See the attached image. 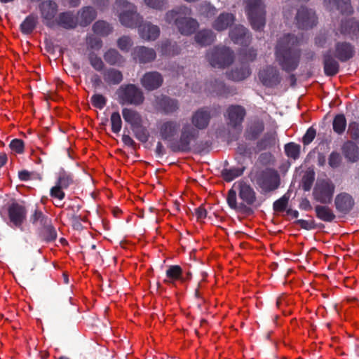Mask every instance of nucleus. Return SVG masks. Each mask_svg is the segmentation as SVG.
I'll use <instances>...</instances> for the list:
<instances>
[{
    "mask_svg": "<svg viewBox=\"0 0 359 359\" xmlns=\"http://www.w3.org/2000/svg\"><path fill=\"white\" fill-rule=\"evenodd\" d=\"M135 137L141 142L145 143L149 140V133L146 127L142 125V123L131 128Z\"/></svg>",
    "mask_w": 359,
    "mask_h": 359,
    "instance_id": "obj_46",
    "label": "nucleus"
},
{
    "mask_svg": "<svg viewBox=\"0 0 359 359\" xmlns=\"http://www.w3.org/2000/svg\"><path fill=\"white\" fill-rule=\"evenodd\" d=\"M88 46L92 49L99 50L102 46V41L97 37H90L87 39Z\"/></svg>",
    "mask_w": 359,
    "mask_h": 359,
    "instance_id": "obj_64",
    "label": "nucleus"
},
{
    "mask_svg": "<svg viewBox=\"0 0 359 359\" xmlns=\"http://www.w3.org/2000/svg\"><path fill=\"white\" fill-rule=\"evenodd\" d=\"M9 147L13 151L21 154L25 150V143L22 140L15 138L11 141Z\"/></svg>",
    "mask_w": 359,
    "mask_h": 359,
    "instance_id": "obj_54",
    "label": "nucleus"
},
{
    "mask_svg": "<svg viewBox=\"0 0 359 359\" xmlns=\"http://www.w3.org/2000/svg\"><path fill=\"white\" fill-rule=\"evenodd\" d=\"M353 205L352 197L347 194H338L335 198L336 208L341 212L349 211Z\"/></svg>",
    "mask_w": 359,
    "mask_h": 359,
    "instance_id": "obj_30",
    "label": "nucleus"
},
{
    "mask_svg": "<svg viewBox=\"0 0 359 359\" xmlns=\"http://www.w3.org/2000/svg\"><path fill=\"white\" fill-rule=\"evenodd\" d=\"M200 11L206 18H211L216 14V8L210 4L201 5Z\"/></svg>",
    "mask_w": 359,
    "mask_h": 359,
    "instance_id": "obj_59",
    "label": "nucleus"
},
{
    "mask_svg": "<svg viewBox=\"0 0 359 359\" xmlns=\"http://www.w3.org/2000/svg\"><path fill=\"white\" fill-rule=\"evenodd\" d=\"M353 53V47L348 43L338 42L335 46L334 55L342 62L349 60Z\"/></svg>",
    "mask_w": 359,
    "mask_h": 359,
    "instance_id": "obj_26",
    "label": "nucleus"
},
{
    "mask_svg": "<svg viewBox=\"0 0 359 359\" xmlns=\"http://www.w3.org/2000/svg\"><path fill=\"white\" fill-rule=\"evenodd\" d=\"M88 60L95 70L102 72L105 69L104 62L95 53L90 52L88 54Z\"/></svg>",
    "mask_w": 359,
    "mask_h": 359,
    "instance_id": "obj_48",
    "label": "nucleus"
},
{
    "mask_svg": "<svg viewBox=\"0 0 359 359\" xmlns=\"http://www.w3.org/2000/svg\"><path fill=\"white\" fill-rule=\"evenodd\" d=\"M122 115L125 121L129 123L131 128L142 123L140 114L132 109L123 108L122 109Z\"/></svg>",
    "mask_w": 359,
    "mask_h": 359,
    "instance_id": "obj_35",
    "label": "nucleus"
},
{
    "mask_svg": "<svg viewBox=\"0 0 359 359\" xmlns=\"http://www.w3.org/2000/svg\"><path fill=\"white\" fill-rule=\"evenodd\" d=\"M348 132L350 133L351 136L359 143V124L355 122L351 123L348 126Z\"/></svg>",
    "mask_w": 359,
    "mask_h": 359,
    "instance_id": "obj_62",
    "label": "nucleus"
},
{
    "mask_svg": "<svg viewBox=\"0 0 359 359\" xmlns=\"http://www.w3.org/2000/svg\"><path fill=\"white\" fill-rule=\"evenodd\" d=\"M241 55L244 60L252 62L256 59L257 53L256 49L250 48L242 50Z\"/></svg>",
    "mask_w": 359,
    "mask_h": 359,
    "instance_id": "obj_58",
    "label": "nucleus"
},
{
    "mask_svg": "<svg viewBox=\"0 0 359 359\" xmlns=\"http://www.w3.org/2000/svg\"><path fill=\"white\" fill-rule=\"evenodd\" d=\"M289 196L287 194H284L279 199L273 202V208L275 212H281L287 210V206L289 201Z\"/></svg>",
    "mask_w": 359,
    "mask_h": 359,
    "instance_id": "obj_51",
    "label": "nucleus"
},
{
    "mask_svg": "<svg viewBox=\"0 0 359 359\" xmlns=\"http://www.w3.org/2000/svg\"><path fill=\"white\" fill-rule=\"evenodd\" d=\"M324 69L327 75H335L339 71V64L330 55H326L324 60Z\"/></svg>",
    "mask_w": 359,
    "mask_h": 359,
    "instance_id": "obj_45",
    "label": "nucleus"
},
{
    "mask_svg": "<svg viewBox=\"0 0 359 359\" xmlns=\"http://www.w3.org/2000/svg\"><path fill=\"white\" fill-rule=\"evenodd\" d=\"M36 234L41 242L46 243L55 241L57 237V231L53 225L52 221L43 226L37 227Z\"/></svg>",
    "mask_w": 359,
    "mask_h": 359,
    "instance_id": "obj_22",
    "label": "nucleus"
},
{
    "mask_svg": "<svg viewBox=\"0 0 359 359\" xmlns=\"http://www.w3.org/2000/svg\"><path fill=\"white\" fill-rule=\"evenodd\" d=\"M336 6L337 9L343 13L350 14L353 11L350 0H336Z\"/></svg>",
    "mask_w": 359,
    "mask_h": 359,
    "instance_id": "obj_55",
    "label": "nucleus"
},
{
    "mask_svg": "<svg viewBox=\"0 0 359 359\" xmlns=\"http://www.w3.org/2000/svg\"><path fill=\"white\" fill-rule=\"evenodd\" d=\"M273 159V156L270 152H264L259 154L258 157V162L262 165H270Z\"/></svg>",
    "mask_w": 359,
    "mask_h": 359,
    "instance_id": "obj_60",
    "label": "nucleus"
},
{
    "mask_svg": "<svg viewBox=\"0 0 359 359\" xmlns=\"http://www.w3.org/2000/svg\"><path fill=\"white\" fill-rule=\"evenodd\" d=\"M295 19L299 29H307L313 27L314 20L311 12L304 6L298 9Z\"/></svg>",
    "mask_w": 359,
    "mask_h": 359,
    "instance_id": "obj_25",
    "label": "nucleus"
},
{
    "mask_svg": "<svg viewBox=\"0 0 359 359\" xmlns=\"http://www.w3.org/2000/svg\"><path fill=\"white\" fill-rule=\"evenodd\" d=\"M346 126V121L345 116L343 114L337 115L333 121V129L334 130L341 134L343 133Z\"/></svg>",
    "mask_w": 359,
    "mask_h": 359,
    "instance_id": "obj_50",
    "label": "nucleus"
},
{
    "mask_svg": "<svg viewBox=\"0 0 359 359\" xmlns=\"http://www.w3.org/2000/svg\"><path fill=\"white\" fill-rule=\"evenodd\" d=\"M138 32L142 39L154 41L159 36L160 29L157 25H152L151 22H145L139 25Z\"/></svg>",
    "mask_w": 359,
    "mask_h": 359,
    "instance_id": "obj_24",
    "label": "nucleus"
},
{
    "mask_svg": "<svg viewBox=\"0 0 359 359\" xmlns=\"http://www.w3.org/2000/svg\"><path fill=\"white\" fill-rule=\"evenodd\" d=\"M39 9L44 25L50 29H54L55 15L58 11L57 4L53 0H46L39 5Z\"/></svg>",
    "mask_w": 359,
    "mask_h": 359,
    "instance_id": "obj_12",
    "label": "nucleus"
},
{
    "mask_svg": "<svg viewBox=\"0 0 359 359\" xmlns=\"http://www.w3.org/2000/svg\"><path fill=\"white\" fill-rule=\"evenodd\" d=\"M300 39L292 34L280 37L275 47L276 61L286 72L294 71L299 66L301 57Z\"/></svg>",
    "mask_w": 359,
    "mask_h": 359,
    "instance_id": "obj_2",
    "label": "nucleus"
},
{
    "mask_svg": "<svg viewBox=\"0 0 359 359\" xmlns=\"http://www.w3.org/2000/svg\"><path fill=\"white\" fill-rule=\"evenodd\" d=\"M93 30L97 35L106 36L112 32V27L108 22L98 20L93 25Z\"/></svg>",
    "mask_w": 359,
    "mask_h": 359,
    "instance_id": "obj_44",
    "label": "nucleus"
},
{
    "mask_svg": "<svg viewBox=\"0 0 359 359\" xmlns=\"http://www.w3.org/2000/svg\"><path fill=\"white\" fill-rule=\"evenodd\" d=\"M110 121L111 124V131L114 133L118 134L122 127V120L118 111H114L111 114Z\"/></svg>",
    "mask_w": 359,
    "mask_h": 359,
    "instance_id": "obj_49",
    "label": "nucleus"
},
{
    "mask_svg": "<svg viewBox=\"0 0 359 359\" xmlns=\"http://www.w3.org/2000/svg\"><path fill=\"white\" fill-rule=\"evenodd\" d=\"M237 184L238 197L241 202H237L236 191L232 187L227 193V204L231 209L237 212L246 214L252 213V210L250 206L254 205L257 201V193L250 184L243 180L238 181Z\"/></svg>",
    "mask_w": 359,
    "mask_h": 359,
    "instance_id": "obj_3",
    "label": "nucleus"
},
{
    "mask_svg": "<svg viewBox=\"0 0 359 359\" xmlns=\"http://www.w3.org/2000/svg\"><path fill=\"white\" fill-rule=\"evenodd\" d=\"M146 5L151 8L161 11L165 8L166 0H144Z\"/></svg>",
    "mask_w": 359,
    "mask_h": 359,
    "instance_id": "obj_57",
    "label": "nucleus"
},
{
    "mask_svg": "<svg viewBox=\"0 0 359 359\" xmlns=\"http://www.w3.org/2000/svg\"><path fill=\"white\" fill-rule=\"evenodd\" d=\"M207 59L213 67L225 68L234 60L233 50L225 46H215L207 53Z\"/></svg>",
    "mask_w": 359,
    "mask_h": 359,
    "instance_id": "obj_9",
    "label": "nucleus"
},
{
    "mask_svg": "<svg viewBox=\"0 0 359 359\" xmlns=\"http://www.w3.org/2000/svg\"><path fill=\"white\" fill-rule=\"evenodd\" d=\"M191 15V8L180 6L168 11L165 15V20L168 24L174 25L181 34L189 36L194 34L199 27L198 21Z\"/></svg>",
    "mask_w": 359,
    "mask_h": 359,
    "instance_id": "obj_4",
    "label": "nucleus"
},
{
    "mask_svg": "<svg viewBox=\"0 0 359 359\" xmlns=\"http://www.w3.org/2000/svg\"><path fill=\"white\" fill-rule=\"evenodd\" d=\"M81 215L74 214L70 217V221L74 229L77 231H81L83 229V227L81 222Z\"/></svg>",
    "mask_w": 359,
    "mask_h": 359,
    "instance_id": "obj_63",
    "label": "nucleus"
},
{
    "mask_svg": "<svg viewBox=\"0 0 359 359\" xmlns=\"http://www.w3.org/2000/svg\"><path fill=\"white\" fill-rule=\"evenodd\" d=\"M314 182V169L309 168L302 180V187L305 191L311 190Z\"/></svg>",
    "mask_w": 359,
    "mask_h": 359,
    "instance_id": "obj_47",
    "label": "nucleus"
},
{
    "mask_svg": "<svg viewBox=\"0 0 359 359\" xmlns=\"http://www.w3.org/2000/svg\"><path fill=\"white\" fill-rule=\"evenodd\" d=\"M229 37L237 44L247 46L251 40V35L248 29L243 25H238L231 29Z\"/></svg>",
    "mask_w": 359,
    "mask_h": 359,
    "instance_id": "obj_19",
    "label": "nucleus"
},
{
    "mask_svg": "<svg viewBox=\"0 0 359 359\" xmlns=\"http://www.w3.org/2000/svg\"><path fill=\"white\" fill-rule=\"evenodd\" d=\"M26 208L17 203H12L8 208V215L10 222L15 227L20 228L27 217Z\"/></svg>",
    "mask_w": 359,
    "mask_h": 359,
    "instance_id": "obj_14",
    "label": "nucleus"
},
{
    "mask_svg": "<svg viewBox=\"0 0 359 359\" xmlns=\"http://www.w3.org/2000/svg\"><path fill=\"white\" fill-rule=\"evenodd\" d=\"M101 74L104 81L109 86H118L123 80L122 72L114 67L105 68Z\"/></svg>",
    "mask_w": 359,
    "mask_h": 359,
    "instance_id": "obj_23",
    "label": "nucleus"
},
{
    "mask_svg": "<svg viewBox=\"0 0 359 359\" xmlns=\"http://www.w3.org/2000/svg\"><path fill=\"white\" fill-rule=\"evenodd\" d=\"M133 45L130 37L123 36L117 41L118 47L123 51L128 52Z\"/></svg>",
    "mask_w": 359,
    "mask_h": 359,
    "instance_id": "obj_56",
    "label": "nucleus"
},
{
    "mask_svg": "<svg viewBox=\"0 0 359 359\" xmlns=\"http://www.w3.org/2000/svg\"><path fill=\"white\" fill-rule=\"evenodd\" d=\"M195 41L197 43L203 46H206L212 43L215 39L214 32L210 29H203L199 31L195 35Z\"/></svg>",
    "mask_w": 359,
    "mask_h": 359,
    "instance_id": "obj_34",
    "label": "nucleus"
},
{
    "mask_svg": "<svg viewBox=\"0 0 359 359\" xmlns=\"http://www.w3.org/2000/svg\"><path fill=\"white\" fill-rule=\"evenodd\" d=\"M316 215L325 222H331L335 217L332 210L327 205H316Z\"/></svg>",
    "mask_w": 359,
    "mask_h": 359,
    "instance_id": "obj_43",
    "label": "nucleus"
},
{
    "mask_svg": "<svg viewBox=\"0 0 359 359\" xmlns=\"http://www.w3.org/2000/svg\"><path fill=\"white\" fill-rule=\"evenodd\" d=\"M341 32L344 34L356 36L359 34V22L352 19L342 22L341 26Z\"/></svg>",
    "mask_w": 359,
    "mask_h": 359,
    "instance_id": "obj_40",
    "label": "nucleus"
},
{
    "mask_svg": "<svg viewBox=\"0 0 359 359\" xmlns=\"http://www.w3.org/2000/svg\"><path fill=\"white\" fill-rule=\"evenodd\" d=\"M107 101V98L101 94H94L90 98L93 106L99 109H102L105 107Z\"/></svg>",
    "mask_w": 359,
    "mask_h": 359,
    "instance_id": "obj_53",
    "label": "nucleus"
},
{
    "mask_svg": "<svg viewBox=\"0 0 359 359\" xmlns=\"http://www.w3.org/2000/svg\"><path fill=\"white\" fill-rule=\"evenodd\" d=\"M264 130V124L262 121L252 122L245 132L246 140L254 141L257 140Z\"/></svg>",
    "mask_w": 359,
    "mask_h": 359,
    "instance_id": "obj_29",
    "label": "nucleus"
},
{
    "mask_svg": "<svg viewBox=\"0 0 359 359\" xmlns=\"http://www.w3.org/2000/svg\"><path fill=\"white\" fill-rule=\"evenodd\" d=\"M78 24L81 27H86L95 19L97 13L93 7L86 6L78 13Z\"/></svg>",
    "mask_w": 359,
    "mask_h": 359,
    "instance_id": "obj_27",
    "label": "nucleus"
},
{
    "mask_svg": "<svg viewBox=\"0 0 359 359\" xmlns=\"http://www.w3.org/2000/svg\"><path fill=\"white\" fill-rule=\"evenodd\" d=\"M118 103L121 105L139 106L144 102V96L140 88L135 84L121 85L116 90Z\"/></svg>",
    "mask_w": 359,
    "mask_h": 359,
    "instance_id": "obj_7",
    "label": "nucleus"
},
{
    "mask_svg": "<svg viewBox=\"0 0 359 359\" xmlns=\"http://www.w3.org/2000/svg\"><path fill=\"white\" fill-rule=\"evenodd\" d=\"M55 27L58 26L65 29H75L78 25V19L72 11H65L59 13L54 22Z\"/></svg>",
    "mask_w": 359,
    "mask_h": 359,
    "instance_id": "obj_20",
    "label": "nucleus"
},
{
    "mask_svg": "<svg viewBox=\"0 0 359 359\" xmlns=\"http://www.w3.org/2000/svg\"><path fill=\"white\" fill-rule=\"evenodd\" d=\"M251 182L263 194L273 192L280 184V175L277 170L271 168L252 170L249 174Z\"/></svg>",
    "mask_w": 359,
    "mask_h": 359,
    "instance_id": "obj_5",
    "label": "nucleus"
},
{
    "mask_svg": "<svg viewBox=\"0 0 359 359\" xmlns=\"http://www.w3.org/2000/svg\"><path fill=\"white\" fill-rule=\"evenodd\" d=\"M343 152L347 159L355 162L359 158V151L357 146L352 142H348L343 147Z\"/></svg>",
    "mask_w": 359,
    "mask_h": 359,
    "instance_id": "obj_38",
    "label": "nucleus"
},
{
    "mask_svg": "<svg viewBox=\"0 0 359 359\" xmlns=\"http://www.w3.org/2000/svg\"><path fill=\"white\" fill-rule=\"evenodd\" d=\"M161 139L168 142V147L173 153L187 154L191 151V142L198 137L199 133L189 123L182 125L174 119L162 120L157 123Z\"/></svg>",
    "mask_w": 359,
    "mask_h": 359,
    "instance_id": "obj_1",
    "label": "nucleus"
},
{
    "mask_svg": "<svg viewBox=\"0 0 359 359\" xmlns=\"http://www.w3.org/2000/svg\"><path fill=\"white\" fill-rule=\"evenodd\" d=\"M314 140V126H311L302 137V142L304 147L312 142Z\"/></svg>",
    "mask_w": 359,
    "mask_h": 359,
    "instance_id": "obj_61",
    "label": "nucleus"
},
{
    "mask_svg": "<svg viewBox=\"0 0 359 359\" xmlns=\"http://www.w3.org/2000/svg\"><path fill=\"white\" fill-rule=\"evenodd\" d=\"M245 170V167H233L231 168H224L222 171V176L226 182H231L236 177L241 176L244 170Z\"/></svg>",
    "mask_w": 359,
    "mask_h": 359,
    "instance_id": "obj_39",
    "label": "nucleus"
},
{
    "mask_svg": "<svg viewBox=\"0 0 359 359\" xmlns=\"http://www.w3.org/2000/svg\"><path fill=\"white\" fill-rule=\"evenodd\" d=\"M284 151L289 158L296 161L300 156L301 146L295 142H291L285 144Z\"/></svg>",
    "mask_w": 359,
    "mask_h": 359,
    "instance_id": "obj_42",
    "label": "nucleus"
},
{
    "mask_svg": "<svg viewBox=\"0 0 359 359\" xmlns=\"http://www.w3.org/2000/svg\"><path fill=\"white\" fill-rule=\"evenodd\" d=\"M251 74V70L248 65H243L240 67L233 69L229 73V78L236 81L245 79Z\"/></svg>",
    "mask_w": 359,
    "mask_h": 359,
    "instance_id": "obj_33",
    "label": "nucleus"
},
{
    "mask_svg": "<svg viewBox=\"0 0 359 359\" xmlns=\"http://www.w3.org/2000/svg\"><path fill=\"white\" fill-rule=\"evenodd\" d=\"M235 17L229 13H221L212 24V27L217 31L226 29L234 22Z\"/></svg>",
    "mask_w": 359,
    "mask_h": 359,
    "instance_id": "obj_28",
    "label": "nucleus"
},
{
    "mask_svg": "<svg viewBox=\"0 0 359 359\" xmlns=\"http://www.w3.org/2000/svg\"><path fill=\"white\" fill-rule=\"evenodd\" d=\"M37 24V17L30 14L20 24V29L22 34H30L36 28Z\"/></svg>",
    "mask_w": 359,
    "mask_h": 359,
    "instance_id": "obj_36",
    "label": "nucleus"
},
{
    "mask_svg": "<svg viewBox=\"0 0 359 359\" xmlns=\"http://www.w3.org/2000/svg\"><path fill=\"white\" fill-rule=\"evenodd\" d=\"M246 115L245 108L238 104H231L226 109V116L228 125L233 128L240 126L243 123Z\"/></svg>",
    "mask_w": 359,
    "mask_h": 359,
    "instance_id": "obj_15",
    "label": "nucleus"
},
{
    "mask_svg": "<svg viewBox=\"0 0 359 359\" xmlns=\"http://www.w3.org/2000/svg\"><path fill=\"white\" fill-rule=\"evenodd\" d=\"M52 221L50 217L43 214L41 210L36 209L30 217L31 223L36 228L43 226Z\"/></svg>",
    "mask_w": 359,
    "mask_h": 359,
    "instance_id": "obj_41",
    "label": "nucleus"
},
{
    "mask_svg": "<svg viewBox=\"0 0 359 359\" xmlns=\"http://www.w3.org/2000/svg\"><path fill=\"white\" fill-rule=\"evenodd\" d=\"M103 57L104 61L111 66H122L125 62V59L118 51L114 48H110L107 50Z\"/></svg>",
    "mask_w": 359,
    "mask_h": 359,
    "instance_id": "obj_31",
    "label": "nucleus"
},
{
    "mask_svg": "<svg viewBox=\"0 0 359 359\" xmlns=\"http://www.w3.org/2000/svg\"><path fill=\"white\" fill-rule=\"evenodd\" d=\"M275 142V134L273 133H266L259 140L257 141L256 149L258 151L266 150V149L273 146Z\"/></svg>",
    "mask_w": 359,
    "mask_h": 359,
    "instance_id": "obj_37",
    "label": "nucleus"
},
{
    "mask_svg": "<svg viewBox=\"0 0 359 359\" xmlns=\"http://www.w3.org/2000/svg\"><path fill=\"white\" fill-rule=\"evenodd\" d=\"M73 183V175L64 170H60L55 185L50 190V196L60 201L64 199L65 193L63 191V189H67Z\"/></svg>",
    "mask_w": 359,
    "mask_h": 359,
    "instance_id": "obj_11",
    "label": "nucleus"
},
{
    "mask_svg": "<svg viewBox=\"0 0 359 359\" xmlns=\"http://www.w3.org/2000/svg\"><path fill=\"white\" fill-rule=\"evenodd\" d=\"M165 274L166 278L164 280V283H165L173 284L176 280H184L182 277V269L179 265L169 266L166 270Z\"/></svg>",
    "mask_w": 359,
    "mask_h": 359,
    "instance_id": "obj_32",
    "label": "nucleus"
},
{
    "mask_svg": "<svg viewBox=\"0 0 359 359\" xmlns=\"http://www.w3.org/2000/svg\"><path fill=\"white\" fill-rule=\"evenodd\" d=\"M210 119V111L207 108L202 107L193 113L191 125L198 132V130H204L208 127Z\"/></svg>",
    "mask_w": 359,
    "mask_h": 359,
    "instance_id": "obj_16",
    "label": "nucleus"
},
{
    "mask_svg": "<svg viewBox=\"0 0 359 359\" xmlns=\"http://www.w3.org/2000/svg\"><path fill=\"white\" fill-rule=\"evenodd\" d=\"M213 90L217 95L220 96L226 97L229 93V90L226 86L225 83L222 81L218 79L215 80Z\"/></svg>",
    "mask_w": 359,
    "mask_h": 359,
    "instance_id": "obj_52",
    "label": "nucleus"
},
{
    "mask_svg": "<svg viewBox=\"0 0 359 359\" xmlns=\"http://www.w3.org/2000/svg\"><path fill=\"white\" fill-rule=\"evenodd\" d=\"M133 57L139 63L146 64L154 61L156 57V53L151 48L137 46L133 50Z\"/></svg>",
    "mask_w": 359,
    "mask_h": 359,
    "instance_id": "obj_21",
    "label": "nucleus"
},
{
    "mask_svg": "<svg viewBox=\"0 0 359 359\" xmlns=\"http://www.w3.org/2000/svg\"><path fill=\"white\" fill-rule=\"evenodd\" d=\"M142 86L149 91H151L161 86L163 79L158 72H149L145 73L141 79Z\"/></svg>",
    "mask_w": 359,
    "mask_h": 359,
    "instance_id": "obj_18",
    "label": "nucleus"
},
{
    "mask_svg": "<svg viewBox=\"0 0 359 359\" xmlns=\"http://www.w3.org/2000/svg\"><path fill=\"white\" fill-rule=\"evenodd\" d=\"M157 109L165 115L176 113L180 109L179 101L167 95H161L156 100Z\"/></svg>",
    "mask_w": 359,
    "mask_h": 359,
    "instance_id": "obj_17",
    "label": "nucleus"
},
{
    "mask_svg": "<svg viewBox=\"0 0 359 359\" xmlns=\"http://www.w3.org/2000/svg\"><path fill=\"white\" fill-rule=\"evenodd\" d=\"M258 77L263 86L267 88H274L281 81L279 71L276 67L271 65L259 70Z\"/></svg>",
    "mask_w": 359,
    "mask_h": 359,
    "instance_id": "obj_13",
    "label": "nucleus"
},
{
    "mask_svg": "<svg viewBox=\"0 0 359 359\" xmlns=\"http://www.w3.org/2000/svg\"><path fill=\"white\" fill-rule=\"evenodd\" d=\"M245 13L252 28L262 31L266 25L265 6L262 0H244Z\"/></svg>",
    "mask_w": 359,
    "mask_h": 359,
    "instance_id": "obj_6",
    "label": "nucleus"
},
{
    "mask_svg": "<svg viewBox=\"0 0 359 359\" xmlns=\"http://www.w3.org/2000/svg\"><path fill=\"white\" fill-rule=\"evenodd\" d=\"M116 5L123 9L119 14V20L123 26L130 28L138 27L142 22V18L137 13L136 7L133 4L126 0H116Z\"/></svg>",
    "mask_w": 359,
    "mask_h": 359,
    "instance_id": "obj_8",
    "label": "nucleus"
},
{
    "mask_svg": "<svg viewBox=\"0 0 359 359\" xmlns=\"http://www.w3.org/2000/svg\"><path fill=\"white\" fill-rule=\"evenodd\" d=\"M334 184L328 179H318L316 183V202L330 203L334 192Z\"/></svg>",
    "mask_w": 359,
    "mask_h": 359,
    "instance_id": "obj_10",
    "label": "nucleus"
}]
</instances>
